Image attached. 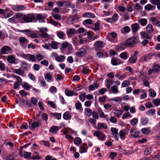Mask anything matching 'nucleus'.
<instances>
[{
  "label": "nucleus",
  "mask_w": 160,
  "mask_h": 160,
  "mask_svg": "<svg viewBox=\"0 0 160 160\" xmlns=\"http://www.w3.org/2000/svg\"><path fill=\"white\" fill-rule=\"evenodd\" d=\"M139 42V38L137 37L130 38L124 42L119 44L118 46V50H122L125 49L126 47H132Z\"/></svg>",
  "instance_id": "f257e3e1"
},
{
  "label": "nucleus",
  "mask_w": 160,
  "mask_h": 160,
  "mask_svg": "<svg viewBox=\"0 0 160 160\" xmlns=\"http://www.w3.org/2000/svg\"><path fill=\"white\" fill-rule=\"evenodd\" d=\"M36 21V17L33 14H28L24 15L23 22H30Z\"/></svg>",
  "instance_id": "f03ea898"
},
{
  "label": "nucleus",
  "mask_w": 160,
  "mask_h": 160,
  "mask_svg": "<svg viewBox=\"0 0 160 160\" xmlns=\"http://www.w3.org/2000/svg\"><path fill=\"white\" fill-rule=\"evenodd\" d=\"M34 121L31 124V126L30 127V129L32 130L35 129L39 127L42 125V120L36 118H33Z\"/></svg>",
  "instance_id": "7ed1b4c3"
},
{
  "label": "nucleus",
  "mask_w": 160,
  "mask_h": 160,
  "mask_svg": "<svg viewBox=\"0 0 160 160\" xmlns=\"http://www.w3.org/2000/svg\"><path fill=\"white\" fill-rule=\"evenodd\" d=\"M130 132L131 133V138H136L139 137L140 132L139 130H137L136 128L133 127L131 128Z\"/></svg>",
  "instance_id": "20e7f679"
},
{
  "label": "nucleus",
  "mask_w": 160,
  "mask_h": 160,
  "mask_svg": "<svg viewBox=\"0 0 160 160\" xmlns=\"http://www.w3.org/2000/svg\"><path fill=\"white\" fill-rule=\"evenodd\" d=\"M93 134L94 136H97L100 140L104 141L106 139V135L102 132L97 131L94 132Z\"/></svg>",
  "instance_id": "39448f33"
},
{
  "label": "nucleus",
  "mask_w": 160,
  "mask_h": 160,
  "mask_svg": "<svg viewBox=\"0 0 160 160\" xmlns=\"http://www.w3.org/2000/svg\"><path fill=\"white\" fill-rule=\"evenodd\" d=\"M160 71V66L158 64L154 65L152 69H149L148 71V73L149 75L152 74L153 72H158Z\"/></svg>",
  "instance_id": "423d86ee"
},
{
  "label": "nucleus",
  "mask_w": 160,
  "mask_h": 160,
  "mask_svg": "<svg viewBox=\"0 0 160 160\" xmlns=\"http://www.w3.org/2000/svg\"><path fill=\"white\" fill-rule=\"evenodd\" d=\"M1 50L2 54H5L11 53L12 51V49L9 46L5 45L1 48Z\"/></svg>",
  "instance_id": "0eeeda50"
},
{
  "label": "nucleus",
  "mask_w": 160,
  "mask_h": 160,
  "mask_svg": "<svg viewBox=\"0 0 160 160\" xmlns=\"http://www.w3.org/2000/svg\"><path fill=\"white\" fill-rule=\"evenodd\" d=\"M118 15L116 13L114 14L111 18L105 19V20L107 22L112 23L117 21L118 19Z\"/></svg>",
  "instance_id": "6e6552de"
},
{
  "label": "nucleus",
  "mask_w": 160,
  "mask_h": 160,
  "mask_svg": "<svg viewBox=\"0 0 160 160\" xmlns=\"http://www.w3.org/2000/svg\"><path fill=\"white\" fill-rule=\"evenodd\" d=\"M19 41L20 45L24 47L26 46L29 42V40L24 37L19 38Z\"/></svg>",
  "instance_id": "1a4fd4ad"
},
{
  "label": "nucleus",
  "mask_w": 160,
  "mask_h": 160,
  "mask_svg": "<svg viewBox=\"0 0 160 160\" xmlns=\"http://www.w3.org/2000/svg\"><path fill=\"white\" fill-rule=\"evenodd\" d=\"M26 8V7L23 5H14L12 7V9L14 11L18 12L23 10Z\"/></svg>",
  "instance_id": "9d476101"
},
{
  "label": "nucleus",
  "mask_w": 160,
  "mask_h": 160,
  "mask_svg": "<svg viewBox=\"0 0 160 160\" xmlns=\"http://www.w3.org/2000/svg\"><path fill=\"white\" fill-rule=\"evenodd\" d=\"M47 29L46 28H42L40 30V32H41L40 36L43 38H46L48 34L47 33Z\"/></svg>",
  "instance_id": "9b49d317"
},
{
  "label": "nucleus",
  "mask_w": 160,
  "mask_h": 160,
  "mask_svg": "<svg viewBox=\"0 0 160 160\" xmlns=\"http://www.w3.org/2000/svg\"><path fill=\"white\" fill-rule=\"evenodd\" d=\"M24 15L22 12H18L16 13L14 16L16 18L18 19V22L20 23L23 22V17Z\"/></svg>",
  "instance_id": "f8f14e48"
},
{
  "label": "nucleus",
  "mask_w": 160,
  "mask_h": 160,
  "mask_svg": "<svg viewBox=\"0 0 160 160\" xmlns=\"http://www.w3.org/2000/svg\"><path fill=\"white\" fill-rule=\"evenodd\" d=\"M76 33V31L74 29L69 28L67 30L66 33L68 37H72Z\"/></svg>",
  "instance_id": "ddd939ff"
},
{
  "label": "nucleus",
  "mask_w": 160,
  "mask_h": 160,
  "mask_svg": "<svg viewBox=\"0 0 160 160\" xmlns=\"http://www.w3.org/2000/svg\"><path fill=\"white\" fill-rule=\"evenodd\" d=\"M87 51L85 48H81L80 51L78 52L75 53V55L79 57H82L86 53Z\"/></svg>",
  "instance_id": "4468645a"
},
{
  "label": "nucleus",
  "mask_w": 160,
  "mask_h": 160,
  "mask_svg": "<svg viewBox=\"0 0 160 160\" xmlns=\"http://www.w3.org/2000/svg\"><path fill=\"white\" fill-rule=\"evenodd\" d=\"M59 129V127L55 126H53L51 127L49 130V132L52 134H55L57 133Z\"/></svg>",
  "instance_id": "2eb2a0df"
},
{
  "label": "nucleus",
  "mask_w": 160,
  "mask_h": 160,
  "mask_svg": "<svg viewBox=\"0 0 160 160\" xmlns=\"http://www.w3.org/2000/svg\"><path fill=\"white\" fill-rule=\"evenodd\" d=\"M80 149L79 152L80 153H83L87 152V144L86 143H84L80 147Z\"/></svg>",
  "instance_id": "dca6fc26"
},
{
  "label": "nucleus",
  "mask_w": 160,
  "mask_h": 160,
  "mask_svg": "<svg viewBox=\"0 0 160 160\" xmlns=\"http://www.w3.org/2000/svg\"><path fill=\"white\" fill-rule=\"evenodd\" d=\"M128 132L126 130H121L119 132V136L121 139L124 140L126 137V135Z\"/></svg>",
  "instance_id": "f3484780"
},
{
  "label": "nucleus",
  "mask_w": 160,
  "mask_h": 160,
  "mask_svg": "<svg viewBox=\"0 0 160 160\" xmlns=\"http://www.w3.org/2000/svg\"><path fill=\"white\" fill-rule=\"evenodd\" d=\"M151 20L153 25L158 27H160V21H158L155 17L151 18Z\"/></svg>",
  "instance_id": "a211bd4d"
},
{
  "label": "nucleus",
  "mask_w": 160,
  "mask_h": 160,
  "mask_svg": "<svg viewBox=\"0 0 160 160\" xmlns=\"http://www.w3.org/2000/svg\"><path fill=\"white\" fill-rule=\"evenodd\" d=\"M131 28L132 32H135L138 31L140 28V26L138 23H135L132 25Z\"/></svg>",
  "instance_id": "6ab92c4d"
},
{
  "label": "nucleus",
  "mask_w": 160,
  "mask_h": 160,
  "mask_svg": "<svg viewBox=\"0 0 160 160\" xmlns=\"http://www.w3.org/2000/svg\"><path fill=\"white\" fill-rule=\"evenodd\" d=\"M97 111L98 113H99V117L100 118H105L108 116V115H106L105 114L102 109L100 108H98Z\"/></svg>",
  "instance_id": "aec40b11"
},
{
  "label": "nucleus",
  "mask_w": 160,
  "mask_h": 160,
  "mask_svg": "<svg viewBox=\"0 0 160 160\" xmlns=\"http://www.w3.org/2000/svg\"><path fill=\"white\" fill-rule=\"evenodd\" d=\"M97 127L98 129H106L108 128L107 125L104 123L98 122Z\"/></svg>",
  "instance_id": "412c9836"
},
{
  "label": "nucleus",
  "mask_w": 160,
  "mask_h": 160,
  "mask_svg": "<svg viewBox=\"0 0 160 160\" xmlns=\"http://www.w3.org/2000/svg\"><path fill=\"white\" fill-rule=\"evenodd\" d=\"M103 42L101 41H96L94 44V46L97 48H102L103 47Z\"/></svg>",
  "instance_id": "4be33fe9"
},
{
  "label": "nucleus",
  "mask_w": 160,
  "mask_h": 160,
  "mask_svg": "<svg viewBox=\"0 0 160 160\" xmlns=\"http://www.w3.org/2000/svg\"><path fill=\"white\" fill-rule=\"evenodd\" d=\"M44 78L48 82L52 81V76L50 73H47L45 74Z\"/></svg>",
  "instance_id": "5701e85b"
},
{
  "label": "nucleus",
  "mask_w": 160,
  "mask_h": 160,
  "mask_svg": "<svg viewBox=\"0 0 160 160\" xmlns=\"http://www.w3.org/2000/svg\"><path fill=\"white\" fill-rule=\"evenodd\" d=\"M41 158V156L39 155L37 152H35L33 154L31 158L33 160H39Z\"/></svg>",
  "instance_id": "b1692460"
},
{
  "label": "nucleus",
  "mask_w": 160,
  "mask_h": 160,
  "mask_svg": "<svg viewBox=\"0 0 160 160\" xmlns=\"http://www.w3.org/2000/svg\"><path fill=\"white\" fill-rule=\"evenodd\" d=\"M65 59V56L63 55H60L56 58L55 60L58 62H62L64 61Z\"/></svg>",
  "instance_id": "393cba45"
},
{
  "label": "nucleus",
  "mask_w": 160,
  "mask_h": 160,
  "mask_svg": "<svg viewBox=\"0 0 160 160\" xmlns=\"http://www.w3.org/2000/svg\"><path fill=\"white\" fill-rule=\"evenodd\" d=\"M144 8L146 10L148 11L154 10L155 8V6L150 4H148L145 6Z\"/></svg>",
  "instance_id": "a878e982"
},
{
  "label": "nucleus",
  "mask_w": 160,
  "mask_h": 160,
  "mask_svg": "<svg viewBox=\"0 0 160 160\" xmlns=\"http://www.w3.org/2000/svg\"><path fill=\"white\" fill-rule=\"evenodd\" d=\"M92 113V110L90 108H87L85 109L84 114L86 116L89 117L91 116Z\"/></svg>",
  "instance_id": "bb28decb"
},
{
  "label": "nucleus",
  "mask_w": 160,
  "mask_h": 160,
  "mask_svg": "<svg viewBox=\"0 0 160 160\" xmlns=\"http://www.w3.org/2000/svg\"><path fill=\"white\" fill-rule=\"evenodd\" d=\"M128 53L126 52H123L121 53L119 55L120 58L124 60L127 59L128 57Z\"/></svg>",
  "instance_id": "cd10ccee"
},
{
  "label": "nucleus",
  "mask_w": 160,
  "mask_h": 160,
  "mask_svg": "<svg viewBox=\"0 0 160 160\" xmlns=\"http://www.w3.org/2000/svg\"><path fill=\"white\" fill-rule=\"evenodd\" d=\"M13 72L21 76H22L24 73V70L22 69L21 68L15 70Z\"/></svg>",
  "instance_id": "c85d7f7f"
},
{
  "label": "nucleus",
  "mask_w": 160,
  "mask_h": 160,
  "mask_svg": "<svg viewBox=\"0 0 160 160\" xmlns=\"http://www.w3.org/2000/svg\"><path fill=\"white\" fill-rule=\"evenodd\" d=\"M138 22L142 26H145L147 23V20L145 18H142L138 20Z\"/></svg>",
  "instance_id": "c756f323"
},
{
  "label": "nucleus",
  "mask_w": 160,
  "mask_h": 160,
  "mask_svg": "<svg viewBox=\"0 0 160 160\" xmlns=\"http://www.w3.org/2000/svg\"><path fill=\"white\" fill-rule=\"evenodd\" d=\"M82 16L84 17L94 18L95 17V15L92 13H85L83 14Z\"/></svg>",
  "instance_id": "7c9ffc66"
},
{
  "label": "nucleus",
  "mask_w": 160,
  "mask_h": 160,
  "mask_svg": "<svg viewBox=\"0 0 160 160\" xmlns=\"http://www.w3.org/2000/svg\"><path fill=\"white\" fill-rule=\"evenodd\" d=\"M153 27L152 24H149L146 27V29L147 32L150 33H152L154 31Z\"/></svg>",
  "instance_id": "2f4dec72"
},
{
  "label": "nucleus",
  "mask_w": 160,
  "mask_h": 160,
  "mask_svg": "<svg viewBox=\"0 0 160 160\" xmlns=\"http://www.w3.org/2000/svg\"><path fill=\"white\" fill-rule=\"evenodd\" d=\"M130 30V28L128 26H126L122 28L121 29V32L124 33V32L126 33L129 32Z\"/></svg>",
  "instance_id": "473e14b6"
},
{
  "label": "nucleus",
  "mask_w": 160,
  "mask_h": 160,
  "mask_svg": "<svg viewBox=\"0 0 160 160\" xmlns=\"http://www.w3.org/2000/svg\"><path fill=\"white\" fill-rule=\"evenodd\" d=\"M7 60L10 63H12L15 62V58L12 55H10L8 57Z\"/></svg>",
  "instance_id": "72a5a7b5"
},
{
  "label": "nucleus",
  "mask_w": 160,
  "mask_h": 160,
  "mask_svg": "<svg viewBox=\"0 0 160 160\" xmlns=\"http://www.w3.org/2000/svg\"><path fill=\"white\" fill-rule=\"evenodd\" d=\"M137 56H131L128 59V61L131 63H135L137 61Z\"/></svg>",
  "instance_id": "f704fd0d"
},
{
  "label": "nucleus",
  "mask_w": 160,
  "mask_h": 160,
  "mask_svg": "<svg viewBox=\"0 0 160 160\" xmlns=\"http://www.w3.org/2000/svg\"><path fill=\"white\" fill-rule=\"evenodd\" d=\"M59 44L58 42H57L54 41H52L51 42V45H50L51 47L53 49H57L58 48V44Z\"/></svg>",
  "instance_id": "c9c22d12"
},
{
  "label": "nucleus",
  "mask_w": 160,
  "mask_h": 160,
  "mask_svg": "<svg viewBox=\"0 0 160 160\" xmlns=\"http://www.w3.org/2000/svg\"><path fill=\"white\" fill-rule=\"evenodd\" d=\"M92 20L90 19H87L83 21L82 23L83 25L86 26L87 25H91L92 23Z\"/></svg>",
  "instance_id": "e433bc0d"
},
{
  "label": "nucleus",
  "mask_w": 160,
  "mask_h": 160,
  "mask_svg": "<svg viewBox=\"0 0 160 160\" xmlns=\"http://www.w3.org/2000/svg\"><path fill=\"white\" fill-rule=\"evenodd\" d=\"M37 19L39 20V22H44L45 18L41 14H37Z\"/></svg>",
  "instance_id": "4c0bfd02"
},
{
  "label": "nucleus",
  "mask_w": 160,
  "mask_h": 160,
  "mask_svg": "<svg viewBox=\"0 0 160 160\" xmlns=\"http://www.w3.org/2000/svg\"><path fill=\"white\" fill-rule=\"evenodd\" d=\"M86 98V95L85 92H83L79 96V98L81 101L83 102Z\"/></svg>",
  "instance_id": "58836bf2"
},
{
  "label": "nucleus",
  "mask_w": 160,
  "mask_h": 160,
  "mask_svg": "<svg viewBox=\"0 0 160 160\" xmlns=\"http://www.w3.org/2000/svg\"><path fill=\"white\" fill-rule=\"evenodd\" d=\"M32 154V153L31 152L25 151L23 152V157L25 159L30 158Z\"/></svg>",
  "instance_id": "ea45409f"
},
{
  "label": "nucleus",
  "mask_w": 160,
  "mask_h": 160,
  "mask_svg": "<svg viewBox=\"0 0 160 160\" xmlns=\"http://www.w3.org/2000/svg\"><path fill=\"white\" fill-rule=\"evenodd\" d=\"M111 90L114 93H117L118 92V87L116 85L112 86L111 88Z\"/></svg>",
  "instance_id": "a19ab883"
},
{
  "label": "nucleus",
  "mask_w": 160,
  "mask_h": 160,
  "mask_svg": "<svg viewBox=\"0 0 160 160\" xmlns=\"http://www.w3.org/2000/svg\"><path fill=\"white\" fill-rule=\"evenodd\" d=\"M152 102L155 106H158L160 105V99L158 98L154 99Z\"/></svg>",
  "instance_id": "79ce46f5"
},
{
  "label": "nucleus",
  "mask_w": 160,
  "mask_h": 160,
  "mask_svg": "<svg viewBox=\"0 0 160 160\" xmlns=\"http://www.w3.org/2000/svg\"><path fill=\"white\" fill-rule=\"evenodd\" d=\"M63 118L64 119L68 120L71 118V115L68 112H66L63 115Z\"/></svg>",
  "instance_id": "37998d69"
},
{
  "label": "nucleus",
  "mask_w": 160,
  "mask_h": 160,
  "mask_svg": "<svg viewBox=\"0 0 160 160\" xmlns=\"http://www.w3.org/2000/svg\"><path fill=\"white\" fill-rule=\"evenodd\" d=\"M82 142V140L79 137H76L74 140V143L76 145H79Z\"/></svg>",
  "instance_id": "c03bdc74"
},
{
  "label": "nucleus",
  "mask_w": 160,
  "mask_h": 160,
  "mask_svg": "<svg viewBox=\"0 0 160 160\" xmlns=\"http://www.w3.org/2000/svg\"><path fill=\"white\" fill-rule=\"evenodd\" d=\"M65 93L66 95L68 96H71L73 95V92L69 90L68 89H67L65 90Z\"/></svg>",
  "instance_id": "a18cd8bd"
},
{
  "label": "nucleus",
  "mask_w": 160,
  "mask_h": 160,
  "mask_svg": "<svg viewBox=\"0 0 160 160\" xmlns=\"http://www.w3.org/2000/svg\"><path fill=\"white\" fill-rule=\"evenodd\" d=\"M58 37L60 39H63L65 35V33L61 31H59L57 32Z\"/></svg>",
  "instance_id": "49530a36"
},
{
  "label": "nucleus",
  "mask_w": 160,
  "mask_h": 160,
  "mask_svg": "<svg viewBox=\"0 0 160 160\" xmlns=\"http://www.w3.org/2000/svg\"><path fill=\"white\" fill-rule=\"evenodd\" d=\"M138 121V119L136 118H134L132 119L130 122V123L132 126L136 125Z\"/></svg>",
  "instance_id": "de8ad7c7"
},
{
  "label": "nucleus",
  "mask_w": 160,
  "mask_h": 160,
  "mask_svg": "<svg viewBox=\"0 0 160 160\" xmlns=\"http://www.w3.org/2000/svg\"><path fill=\"white\" fill-rule=\"evenodd\" d=\"M95 28H92L91 29L93 30L94 31H96L99 30V27H100V23L97 22L95 23Z\"/></svg>",
  "instance_id": "09e8293b"
},
{
  "label": "nucleus",
  "mask_w": 160,
  "mask_h": 160,
  "mask_svg": "<svg viewBox=\"0 0 160 160\" xmlns=\"http://www.w3.org/2000/svg\"><path fill=\"white\" fill-rule=\"evenodd\" d=\"M141 131L143 133L146 134H148L150 132V130L149 128H144L142 129Z\"/></svg>",
  "instance_id": "8fccbe9b"
},
{
  "label": "nucleus",
  "mask_w": 160,
  "mask_h": 160,
  "mask_svg": "<svg viewBox=\"0 0 160 160\" xmlns=\"http://www.w3.org/2000/svg\"><path fill=\"white\" fill-rule=\"evenodd\" d=\"M82 104L79 101H77L75 103V108L76 109L79 110L82 108Z\"/></svg>",
  "instance_id": "3c124183"
},
{
  "label": "nucleus",
  "mask_w": 160,
  "mask_h": 160,
  "mask_svg": "<svg viewBox=\"0 0 160 160\" xmlns=\"http://www.w3.org/2000/svg\"><path fill=\"white\" fill-rule=\"evenodd\" d=\"M152 152L151 148L150 147L147 148L144 150V153L145 155H148L150 154Z\"/></svg>",
  "instance_id": "603ef678"
},
{
  "label": "nucleus",
  "mask_w": 160,
  "mask_h": 160,
  "mask_svg": "<svg viewBox=\"0 0 160 160\" xmlns=\"http://www.w3.org/2000/svg\"><path fill=\"white\" fill-rule=\"evenodd\" d=\"M108 91V90L107 88H102L99 89L98 91V92L101 95H103Z\"/></svg>",
  "instance_id": "864d4df0"
},
{
  "label": "nucleus",
  "mask_w": 160,
  "mask_h": 160,
  "mask_svg": "<svg viewBox=\"0 0 160 160\" xmlns=\"http://www.w3.org/2000/svg\"><path fill=\"white\" fill-rule=\"evenodd\" d=\"M107 97L106 96H104L102 97H99L98 98V101L100 102H104Z\"/></svg>",
  "instance_id": "5fc2aeb1"
},
{
  "label": "nucleus",
  "mask_w": 160,
  "mask_h": 160,
  "mask_svg": "<svg viewBox=\"0 0 160 160\" xmlns=\"http://www.w3.org/2000/svg\"><path fill=\"white\" fill-rule=\"evenodd\" d=\"M98 113V112H97L95 111H93L92 114V117L95 119H98L99 118V116Z\"/></svg>",
  "instance_id": "6e6d98bb"
},
{
  "label": "nucleus",
  "mask_w": 160,
  "mask_h": 160,
  "mask_svg": "<svg viewBox=\"0 0 160 160\" xmlns=\"http://www.w3.org/2000/svg\"><path fill=\"white\" fill-rule=\"evenodd\" d=\"M148 122V119L146 118H143L141 119V123L143 125L146 124Z\"/></svg>",
  "instance_id": "4d7b16f0"
},
{
  "label": "nucleus",
  "mask_w": 160,
  "mask_h": 160,
  "mask_svg": "<svg viewBox=\"0 0 160 160\" xmlns=\"http://www.w3.org/2000/svg\"><path fill=\"white\" fill-rule=\"evenodd\" d=\"M52 16L54 18L57 20H60L61 19V16L60 14H53Z\"/></svg>",
  "instance_id": "13d9d810"
},
{
  "label": "nucleus",
  "mask_w": 160,
  "mask_h": 160,
  "mask_svg": "<svg viewBox=\"0 0 160 160\" xmlns=\"http://www.w3.org/2000/svg\"><path fill=\"white\" fill-rule=\"evenodd\" d=\"M28 64L26 63H22L21 64L22 69L24 70H28Z\"/></svg>",
  "instance_id": "bf43d9fd"
},
{
  "label": "nucleus",
  "mask_w": 160,
  "mask_h": 160,
  "mask_svg": "<svg viewBox=\"0 0 160 160\" xmlns=\"http://www.w3.org/2000/svg\"><path fill=\"white\" fill-rule=\"evenodd\" d=\"M64 3L65 2L64 0L58 1L57 2V5L58 7H61L63 6Z\"/></svg>",
  "instance_id": "052dcab7"
},
{
  "label": "nucleus",
  "mask_w": 160,
  "mask_h": 160,
  "mask_svg": "<svg viewBox=\"0 0 160 160\" xmlns=\"http://www.w3.org/2000/svg\"><path fill=\"white\" fill-rule=\"evenodd\" d=\"M130 84V83L128 81L125 80L122 82V87H125L129 85Z\"/></svg>",
  "instance_id": "680f3d73"
},
{
  "label": "nucleus",
  "mask_w": 160,
  "mask_h": 160,
  "mask_svg": "<svg viewBox=\"0 0 160 160\" xmlns=\"http://www.w3.org/2000/svg\"><path fill=\"white\" fill-rule=\"evenodd\" d=\"M5 65L1 61H0V69L1 71L5 70Z\"/></svg>",
  "instance_id": "e2e57ef3"
},
{
  "label": "nucleus",
  "mask_w": 160,
  "mask_h": 160,
  "mask_svg": "<svg viewBox=\"0 0 160 160\" xmlns=\"http://www.w3.org/2000/svg\"><path fill=\"white\" fill-rule=\"evenodd\" d=\"M22 87L24 89L28 90H29L30 88V85L26 82L24 83Z\"/></svg>",
  "instance_id": "0e129e2a"
},
{
  "label": "nucleus",
  "mask_w": 160,
  "mask_h": 160,
  "mask_svg": "<svg viewBox=\"0 0 160 160\" xmlns=\"http://www.w3.org/2000/svg\"><path fill=\"white\" fill-rule=\"evenodd\" d=\"M47 104L49 105L51 107L53 108H55L56 107V104L53 102L52 101H48Z\"/></svg>",
  "instance_id": "69168bd1"
},
{
  "label": "nucleus",
  "mask_w": 160,
  "mask_h": 160,
  "mask_svg": "<svg viewBox=\"0 0 160 160\" xmlns=\"http://www.w3.org/2000/svg\"><path fill=\"white\" fill-rule=\"evenodd\" d=\"M148 58V56L146 55H144V56L140 58L139 59V61L141 62H143V61H145L146 62H147V59Z\"/></svg>",
  "instance_id": "338daca9"
},
{
  "label": "nucleus",
  "mask_w": 160,
  "mask_h": 160,
  "mask_svg": "<svg viewBox=\"0 0 160 160\" xmlns=\"http://www.w3.org/2000/svg\"><path fill=\"white\" fill-rule=\"evenodd\" d=\"M36 60V58L35 56L33 54H30L29 60L34 62Z\"/></svg>",
  "instance_id": "774afa93"
}]
</instances>
